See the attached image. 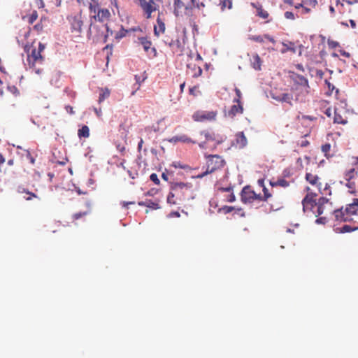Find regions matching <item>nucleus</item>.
<instances>
[{"mask_svg": "<svg viewBox=\"0 0 358 358\" xmlns=\"http://www.w3.org/2000/svg\"><path fill=\"white\" fill-rule=\"evenodd\" d=\"M38 18V13L36 10H33L29 15L23 17V19L26 20L29 24H33Z\"/></svg>", "mask_w": 358, "mask_h": 358, "instance_id": "7c9ffc66", "label": "nucleus"}, {"mask_svg": "<svg viewBox=\"0 0 358 358\" xmlns=\"http://www.w3.org/2000/svg\"><path fill=\"white\" fill-rule=\"evenodd\" d=\"M350 217L358 214V199H354L353 202L346 206L345 208Z\"/></svg>", "mask_w": 358, "mask_h": 358, "instance_id": "aec40b11", "label": "nucleus"}, {"mask_svg": "<svg viewBox=\"0 0 358 358\" xmlns=\"http://www.w3.org/2000/svg\"><path fill=\"white\" fill-rule=\"evenodd\" d=\"M358 229V227H351L350 225H344L342 227V228L341 229V232L342 233H348V232H351V231H355Z\"/></svg>", "mask_w": 358, "mask_h": 358, "instance_id": "e433bc0d", "label": "nucleus"}, {"mask_svg": "<svg viewBox=\"0 0 358 358\" xmlns=\"http://www.w3.org/2000/svg\"><path fill=\"white\" fill-rule=\"evenodd\" d=\"M92 3H89V9L91 13H96L98 8L99 0H91Z\"/></svg>", "mask_w": 358, "mask_h": 358, "instance_id": "c9c22d12", "label": "nucleus"}, {"mask_svg": "<svg viewBox=\"0 0 358 358\" xmlns=\"http://www.w3.org/2000/svg\"><path fill=\"white\" fill-rule=\"evenodd\" d=\"M291 78L294 84L300 85L306 92H308V89L309 88L308 82L304 76L293 73Z\"/></svg>", "mask_w": 358, "mask_h": 358, "instance_id": "4468645a", "label": "nucleus"}, {"mask_svg": "<svg viewBox=\"0 0 358 358\" xmlns=\"http://www.w3.org/2000/svg\"><path fill=\"white\" fill-rule=\"evenodd\" d=\"M251 6L256 9L257 15L262 19H267L269 16L268 13L263 8L259 3H251Z\"/></svg>", "mask_w": 358, "mask_h": 358, "instance_id": "4be33fe9", "label": "nucleus"}, {"mask_svg": "<svg viewBox=\"0 0 358 358\" xmlns=\"http://www.w3.org/2000/svg\"><path fill=\"white\" fill-rule=\"evenodd\" d=\"M185 86V82H183L182 83L180 84V89L181 92H183Z\"/></svg>", "mask_w": 358, "mask_h": 358, "instance_id": "774afa93", "label": "nucleus"}, {"mask_svg": "<svg viewBox=\"0 0 358 358\" xmlns=\"http://www.w3.org/2000/svg\"><path fill=\"white\" fill-rule=\"evenodd\" d=\"M45 48V45L41 42L38 43V48L33 45H26L24 48L27 55V65L29 68L32 69L36 74H40L43 71L41 69L36 68V64H42L43 62L44 57L41 53L44 51ZM25 65H27V64H25Z\"/></svg>", "mask_w": 358, "mask_h": 358, "instance_id": "f03ea898", "label": "nucleus"}, {"mask_svg": "<svg viewBox=\"0 0 358 358\" xmlns=\"http://www.w3.org/2000/svg\"><path fill=\"white\" fill-rule=\"evenodd\" d=\"M235 92H236V97L234 99V102L236 103H241V99L242 98V93H241V90L238 88H236Z\"/></svg>", "mask_w": 358, "mask_h": 358, "instance_id": "58836bf2", "label": "nucleus"}, {"mask_svg": "<svg viewBox=\"0 0 358 358\" xmlns=\"http://www.w3.org/2000/svg\"><path fill=\"white\" fill-rule=\"evenodd\" d=\"M79 138H88L90 136V129L87 125H83L78 131Z\"/></svg>", "mask_w": 358, "mask_h": 358, "instance_id": "c756f323", "label": "nucleus"}, {"mask_svg": "<svg viewBox=\"0 0 358 358\" xmlns=\"http://www.w3.org/2000/svg\"><path fill=\"white\" fill-rule=\"evenodd\" d=\"M243 107L241 103L233 105L227 113L228 117L234 118L237 114H242Z\"/></svg>", "mask_w": 358, "mask_h": 358, "instance_id": "5701e85b", "label": "nucleus"}, {"mask_svg": "<svg viewBox=\"0 0 358 358\" xmlns=\"http://www.w3.org/2000/svg\"><path fill=\"white\" fill-rule=\"evenodd\" d=\"M206 157V171L195 176V178H202L208 174L215 172L216 171L222 169L225 164V160L220 155H208Z\"/></svg>", "mask_w": 358, "mask_h": 358, "instance_id": "423d86ee", "label": "nucleus"}, {"mask_svg": "<svg viewBox=\"0 0 358 358\" xmlns=\"http://www.w3.org/2000/svg\"><path fill=\"white\" fill-rule=\"evenodd\" d=\"M77 1L83 6H87V3H90L88 0H77Z\"/></svg>", "mask_w": 358, "mask_h": 358, "instance_id": "680f3d73", "label": "nucleus"}, {"mask_svg": "<svg viewBox=\"0 0 358 358\" xmlns=\"http://www.w3.org/2000/svg\"><path fill=\"white\" fill-rule=\"evenodd\" d=\"M340 53L341 55L345 57H350V54L345 50H340Z\"/></svg>", "mask_w": 358, "mask_h": 358, "instance_id": "4d7b16f0", "label": "nucleus"}, {"mask_svg": "<svg viewBox=\"0 0 358 358\" xmlns=\"http://www.w3.org/2000/svg\"><path fill=\"white\" fill-rule=\"evenodd\" d=\"M187 74L191 75L194 78H198L202 73L201 68L195 64L189 63L187 64Z\"/></svg>", "mask_w": 358, "mask_h": 358, "instance_id": "6ab92c4d", "label": "nucleus"}, {"mask_svg": "<svg viewBox=\"0 0 358 358\" xmlns=\"http://www.w3.org/2000/svg\"><path fill=\"white\" fill-rule=\"evenodd\" d=\"M333 214L335 217V220L338 222H348L353 220L352 217L348 216V213H346L343 207L334 210Z\"/></svg>", "mask_w": 358, "mask_h": 358, "instance_id": "ddd939ff", "label": "nucleus"}, {"mask_svg": "<svg viewBox=\"0 0 358 358\" xmlns=\"http://www.w3.org/2000/svg\"><path fill=\"white\" fill-rule=\"evenodd\" d=\"M110 94V91L108 88H101L100 90L99 97V103H101L106 99L108 98Z\"/></svg>", "mask_w": 358, "mask_h": 358, "instance_id": "c85d7f7f", "label": "nucleus"}, {"mask_svg": "<svg viewBox=\"0 0 358 358\" xmlns=\"http://www.w3.org/2000/svg\"><path fill=\"white\" fill-rule=\"evenodd\" d=\"M198 88H199V87H198V86H194V87H190V88H189V94H190L191 95L194 96H197L198 92H199L198 91Z\"/></svg>", "mask_w": 358, "mask_h": 358, "instance_id": "49530a36", "label": "nucleus"}, {"mask_svg": "<svg viewBox=\"0 0 358 358\" xmlns=\"http://www.w3.org/2000/svg\"><path fill=\"white\" fill-rule=\"evenodd\" d=\"M248 141L243 132H238L236 134V146L238 148H243L247 145Z\"/></svg>", "mask_w": 358, "mask_h": 358, "instance_id": "b1692460", "label": "nucleus"}, {"mask_svg": "<svg viewBox=\"0 0 358 358\" xmlns=\"http://www.w3.org/2000/svg\"><path fill=\"white\" fill-rule=\"evenodd\" d=\"M264 196H262V199H259V201H266L268 198L271 197V194L269 193L268 189L265 187H263Z\"/></svg>", "mask_w": 358, "mask_h": 358, "instance_id": "4c0bfd02", "label": "nucleus"}, {"mask_svg": "<svg viewBox=\"0 0 358 358\" xmlns=\"http://www.w3.org/2000/svg\"><path fill=\"white\" fill-rule=\"evenodd\" d=\"M234 209V207H231V206H225L223 210H224L225 213H230Z\"/></svg>", "mask_w": 358, "mask_h": 358, "instance_id": "6e6d98bb", "label": "nucleus"}, {"mask_svg": "<svg viewBox=\"0 0 358 358\" xmlns=\"http://www.w3.org/2000/svg\"><path fill=\"white\" fill-rule=\"evenodd\" d=\"M271 185L273 187L280 186L282 187H287L289 186V182L284 178H278L275 182H271Z\"/></svg>", "mask_w": 358, "mask_h": 358, "instance_id": "473e14b6", "label": "nucleus"}, {"mask_svg": "<svg viewBox=\"0 0 358 358\" xmlns=\"http://www.w3.org/2000/svg\"><path fill=\"white\" fill-rule=\"evenodd\" d=\"M72 31L80 32L83 26V20L80 15H76L70 20Z\"/></svg>", "mask_w": 358, "mask_h": 358, "instance_id": "f3484780", "label": "nucleus"}, {"mask_svg": "<svg viewBox=\"0 0 358 358\" xmlns=\"http://www.w3.org/2000/svg\"><path fill=\"white\" fill-rule=\"evenodd\" d=\"M117 150L122 155L125 152V145L120 143H115Z\"/></svg>", "mask_w": 358, "mask_h": 358, "instance_id": "37998d69", "label": "nucleus"}, {"mask_svg": "<svg viewBox=\"0 0 358 358\" xmlns=\"http://www.w3.org/2000/svg\"><path fill=\"white\" fill-rule=\"evenodd\" d=\"M315 195L307 194L302 200L303 208L306 211L307 209L313 210L315 209V200L314 199Z\"/></svg>", "mask_w": 358, "mask_h": 358, "instance_id": "dca6fc26", "label": "nucleus"}, {"mask_svg": "<svg viewBox=\"0 0 358 358\" xmlns=\"http://www.w3.org/2000/svg\"><path fill=\"white\" fill-rule=\"evenodd\" d=\"M141 206H146L152 210L160 208L159 204L157 201H152L151 200H146L145 201H139L138 203Z\"/></svg>", "mask_w": 358, "mask_h": 358, "instance_id": "a878e982", "label": "nucleus"}, {"mask_svg": "<svg viewBox=\"0 0 358 358\" xmlns=\"http://www.w3.org/2000/svg\"><path fill=\"white\" fill-rule=\"evenodd\" d=\"M297 144H298L299 146H300L301 148H305V147H307L308 145H309L310 143L305 138H302L301 140H299L297 142Z\"/></svg>", "mask_w": 358, "mask_h": 358, "instance_id": "79ce46f5", "label": "nucleus"}, {"mask_svg": "<svg viewBox=\"0 0 358 358\" xmlns=\"http://www.w3.org/2000/svg\"><path fill=\"white\" fill-rule=\"evenodd\" d=\"M219 6L222 10H224L225 8L230 9L232 6V0H220Z\"/></svg>", "mask_w": 358, "mask_h": 358, "instance_id": "f704fd0d", "label": "nucleus"}, {"mask_svg": "<svg viewBox=\"0 0 358 358\" xmlns=\"http://www.w3.org/2000/svg\"><path fill=\"white\" fill-rule=\"evenodd\" d=\"M138 40L139 41V43L143 46L144 51L150 57H156L157 56V50L155 47L152 46V41L148 37H139Z\"/></svg>", "mask_w": 358, "mask_h": 358, "instance_id": "1a4fd4ad", "label": "nucleus"}, {"mask_svg": "<svg viewBox=\"0 0 358 358\" xmlns=\"http://www.w3.org/2000/svg\"><path fill=\"white\" fill-rule=\"evenodd\" d=\"M331 146L330 143H325L322 145L321 150L325 156H327L328 153L329 152V151L331 150Z\"/></svg>", "mask_w": 358, "mask_h": 358, "instance_id": "ea45409f", "label": "nucleus"}, {"mask_svg": "<svg viewBox=\"0 0 358 358\" xmlns=\"http://www.w3.org/2000/svg\"><path fill=\"white\" fill-rule=\"evenodd\" d=\"M236 199V197H235V195L234 194V193L231 192L227 197V201L229 202H233Z\"/></svg>", "mask_w": 358, "mask_h": 358, "instance_id": "8fccbe9b", "label": "nucleus"}, {"mask_svg": "<svg viewBox=\"0 0 358 358\" xmlns=\"http://www.w3.org/2000/svg\"><path fill=\"white\" fill-rule=\"evenodd\" d=\"M241 199L244 203H251L255 200L259 201V199H262V195L256 194L252 187L248 185L243 188L241 193Z\"/></svg>", "mask_w": 358, "mask_h": 358, "instance_id": "0eeeda50", "label": "nucleus"}, {"mask_svg": "<svg viewBox=\"0 0 358 358\" xmlns=\"http://www.w3.org/2000/svg\"><path fill=\"white\" fill-rule=\"evenodd\" d=\"M143 144V140L142 138H141V140H140V141L138 142V152H140L141 150Z\"/></svg>", "mask_w": 358, "mask_h": 358, "instance_id": "bf43d9fd", "label": "nucleus"}, {"mask_svg": "<svg viewBox=\"0 0 358 358\" xmlns=\"http://www.w3.org/2000/svg\"><path fill=\"white\" fill-rule=\"evenodd\" d=\"M331 203L329 201V199L321 197L320 198L317 203H315V209H313V212L315 214V216H319L322 214H327L325 210L327 207L330 206Z\"/></svg>", "mask_w": 358, "mask_h": 358, "instance_id": "9d476101", "label": "nucleus"}, {"mask_svg": "<svg viewBox=\"0 0 358 358\" xmlns=\"http://www.w3.org/2000/svg\"><path fill=\"white\" fill-rule=\"evenodd\" d=\"M326 220V217H321L319 219L316 220V222L317 223H324Z\"/></svg>", "mask_w": 358, "mask_h": 358, "instance_id": "e2e57ef3", "label": "nucleus"}, {"mask_svg": "<svg viewBox=\"0 0 358 358\" xmlns=\"http://www.w3.org/2000/svg\"><path fill=\"white\" fill-rule=\"evenodd\" d=\"M306 180L313 185H318L320 183L318 182L319 178L317 175L313 174L311 173H307L306 174Z\"/></svg>", "mask_w": 358, "mask_h": 358, "instance_id": "cd10ccee", "label": "nucleus"}, {"mask_svg": "<svg viewBox=\"0 0 358 358\" xmlns=\"http://www.w3.org/2000/svg\"><path fill=\"white\" fill-rule=\"evenodd\" d=\"M166 26L164 20L161 17V13L158 11V15L156 19V24L154 25V34L159 37L165 32Z\"/></svg>", "mask_w": 358, "mask_h": 358, "instance_id": "f8f14e48", "label": "nucleus"}, {"mask_svg": "<svg viewBox=\"0 0 358 358\" xmlns=\"http://www.w3.org/2000/svg\"><path fill=\"white\" fill-rule=\"evenodd\" d=\"M284 2L285 3H287V4L290 5V6H294V2H293V0H284Z\"/></svg>", "mask_w": 358, "mask_h": 358, "instance_id": "0e129e2a", "label": "nucleus"}, {"mask_svg": "<svg viewBox=\"0 0 358 358\" xmlns=\"http://www.w3.org/2000/svg\"><path fill=\"white\" fill-rule=\"evenodd\" d=\"M347 111L343 108L336 107L334 109V123L345 124L348 122V117L346 115Z\"/></svg>", "mask_w": 358, "mask_h": 358, "instance_id": "9b49d317", "label": "nucleus"}, {"mask_svg": "<svg viewBox=\"0 0 358 358\" xmlns=\"http://www.w3.org/2000/svg\"><path fill=\"white\" fill-rule=\"evenodd\" d=\"M346 185L350 188L351 189V192H357V189H358V185H357V182H356L355 185L354 184H349V180H348V183L346 184Z\"/></svg>", "mask_w": 358, "mask_h": 358, "instance_id": "a18cd8bd", "label": "nucleus"}, {"mask_svg": "<svg viewBox=\"0 0 358 358\" xmlns=\"http://www.w3.org/2000/svg\"><path fill=\"white\" fill-rule=\"evenodd\" d=\"M165 43L169 46L172 52L174 53L182 52L183 50V45L178 36L176 37V38L171 39V41L169 42L165 41Z\"/></svg>", "mask_w": 358, "mask_h": 358, "instance_id": "2eb2a0df", "label": "nucleus"}, {"mask_svg": "<svg viewBox=\"0 0 358 358\" xmlns=\"http://www.w3.org/2000/svg\"><path fill=\"white\" fill-rule=\"evenodd\" d=\"M28 194H29V196L26 198L27 200H30L31 199L32 197H37V196L34 194V193H31V192H27Z\"/></svg>", "mask_w": 358, "mask_h": 358, "instance_id": "052dcab7", "label": "nucleus"}, {"mask_svg": "<svg viewBox=\"0 0 358 358\" xmlns=\"http://www.w3.org/2000/svg\"><path fill=\"white\" fill-rule=\"evenodd\" d=\"M353 164L358 167V157H354V162H353Z\"/></svg>", "mask_w": 358, "mask_h": 358, "instance_id": "69168bd1", "label": "nucleus"}, {"mask_svg": "<svg viewBox=\"0 0 358 358\" xmlns=\"http://www.w3.org/2000/svg\"><path fill=\"white\" fill-rule=\"evenodd\" d=\"M249 39L251 41L257 42V43H264L265 40L270 41L273 44H275L276 42L275 40L268 34H264L263 36H261V35L250 36Z\"/></svg>", "mask_w": 358, "mask_h": 358, "instance_id": "412c9836", "label": "nucleus"}, {"mask_svg": "<svg viewBox=\"0 0 358 358\" xmlns=\"http://www.w3.org/2000/svg\"><path fill=\"white\" fill-rule=\"evenodd\" d=\"M162 0H134V3L142 17L145 20L152 19L154 14L159 11V3Z\"/></svg>", "mask_w": 358, "mask_h": 358, "instance_id": "39448f33", "label": "nucleus"}, {"mask_svg": "<svg viewBox=\"0 0 358 358\" xmlns=\"http://www.w3.org/2000/svg\"><path fill=\"white\" fill-rule=\"evenodd\" d=\"M65 109L70 115H73L75 113L73 107L71 106H66Z\"/></svg>", "mask_w": 358, "mask_h": 358, "instance_id": "3c124183", "label": "nucleus"}, {"mask_svg": "<svg viewBox=\"0 0 358 358\" xmlns=\"http://www.w3.org/2000/svg\"><path fill=\"white\" fill-rule=\"evenodd\" d=\"M134 203H135V202H134V201H129V202L122 201V206L124 208H128L129 205H131V204H134Z\"/></svg>", "mask_w": 358, "mask_h": 358, "instance_id": "5fc2aeb1", "label": "nucleus"}, {"mask_svg": "<svg viewBox=\"0 0 358 358\" xmlns=\"http://www.w3.org/2000/svg\"><path fill=\"white\" fill-rule=\"evenodd\" d=\"M173 166L176 167V168H180V169H185L187 166L186 165H181L179 162H175Z\"/></svg>", "mask_w": 358, "mask_h": 358, "instance_id": "864d4df0", "label": "nucleus"}, {"mask_svg": "<svg viewBox=\"0 0 358 358\" xmlns=\"http://www.w3.org/2000/svg\"><path fill=\"white\" fill-rule=\"evenodd\" d=\"M87 214H88V212H87V211L80 212V213L73 214L72 217H73V220H77L80 218H82V217L86 216Z\"/></svg>", "mask_w": 358, "mask_h": 358, "instance_id": "a19ab883", "label": "nucleus"}, {"mask_svg": "<svg viewBox=\"0 0 358 358\" xmlns=\"http://www.w3.org/2000/svg\"><path fill=\"white\" fill-rule=\"evenodd\" d=\"M355 169H350L345 174V178L347 180H349V184H355L357 182V179L358 178V176H355Z\"/></svg>", "mask_w": 358, "mask_h": 358, "instance_id": "bb28decb", "label": "nucleus"}, {"mask_svg": "<svg viewBox=\"0 0 358 358\" xmlns=\"http://www.w3.org/2000/svg\"><path fill=\"white\" fill-rule=\"evenodd\" d=\"M27 158L30 160V162H31V164H34V162H35V159H34V158L31 155V154H30V152H27Z\"/></svg>", "mask_w": 358, "mask_h": 358, "instance_id": "13d9d810", "label": "nucleus"}, {"mask_svg": "<svg viewBox=\"0 0 358 358\" xmlns=\"http://www.w3.org/2000/svg\"><path fill=\"white\" fill-rule=\"evenodd\" d=\"M262 62V59L257 54L253 55L252 66L255 70L259 71L261 69Z\"/></svg>", "mask_w": 358, "mask_h": 358, "instance_id": "2f4dec72", "label": "nucleus"}, {"mask_svg": "<svg viewBox=\"0 0 358 358\" xmlns=\"http://www.w3.org/2000/svg\"><path fill=\"white\" fill-rule=\"evenodd\" d=\"M171 190H173V195H175L180 202L194 198V189L193 185L190 182H173L171 184Z\"/></svg>", "mask_w": 358, "mask_h": 358, "instance_id": "20e7f679", "label": "nucleus"}, {"mask_svg": "<svg viewBox=\"0 0 358 358\" xmlns=\"http://www.w3.org/2000/svg\"><path fill=\"white\" fill-rule=\"evenodd\" d=\"M328 44L329 45V47H331L332 48H336V47L338 46V45H339L338 42L333 41H329Z\"/></svg>", "mask_w": 358, "mask_h": 358, "instance_id": "603ef678", "label": "nucleus"}, {"mask_svg": "<svg viewBox=\"0 0 358 358\" xmlns=\"http://www.w3.org/2000/svg\"><path fill=\"white\" fill-rule=\"evenodd\" d=\"M150 179L156 185H159L160 182L159 179L158 178V176L156 173H152L150 176Z\"/></svg>", "mask_w": 358, "mask_h": 358, "instance_id": "c03bdc74", "label": "nucleus"}, {"mask_svg": "<svg viewBox=\"0 0 358 358\" xmlns=\"http://www.w3.org/2000/svg\"><path fill=\"white\" fill-rule=\"evenodd\" d=\"M173 194V190H171L168 196H167V202L171 205H176L179 204L180 201L178 200Z\"/></svg>", "mask_w": 358, "mask_h": 358, "instance_id": "72a5a7b5", "label": "nucleus"}, {"mask_svg": "<svg viewBox=\"0 0 358 358\" xmlns=\"http://www.w3.org/2000/svg\"><path fill=\"white\" fill-rule=\"evenodd\" d=\"M94 17L95 18H97L99 21L104 22L108 20H109L110 17V13L107 8H99L98 6V8L96 10V13H94Z\"/></svg>", "mask_w": 358, "mask_h": 358, "instance_id": "a211bd4d", "label": "nucleus"}, {"mask_svg": "<svg viewBox=\"0 0 358 358\" xmlns=\"http://www.w3.org/2000/svg\"><path fill=\"white\" fill-rule=\"evenodd\" d=\"M226 139L225 136L216 134L209 130H203L199 132V138L194 141L186 134H180L171 137L169 141L171 143L181 142L183 143H197L201 149L215 150L217 145L222 143Z\"/></svg>", "mask_w": 358, "mask_h": 358, "instance_id": "f257e3e1", "label": "nucleus"}, {"mask_svg": "<svg viewBox=\"0 0 358 358\" xmlns=\"http://www.w3.org/2000/svg\"><path fill=\"white\" fill-rule=\"evenodd\" d=\"M216 115L214 111L198 110L192 115V119L196 122L210 121L215 120Z\"/></svg>", "mask_w": 358, "mask_h": 358, "instance_id": "6e6552de", "label": "nucleus"}, {"mask_svg": "<svg viewBox=\"0 0 358 358\" xmlns=\"http://www.w3.org/2000/svg\"><path fill=\"white\" fill-rule=\"evenodd\" d=\"M272 98L278 101L285 102L292 104V101L293 100V95L290 93H283L278 96L273 95Z\"/></svg>", "mask_w": 358, "mask_h": 358, "instance_id": "393cba45", "label": "nucleus"}, {"mask_svg": "<svg viewBox=\"0 0 358 358\" xmlns=\"http://www.w3.org/2000/svg\"><path fill=\"white\" fill-rule=\"evenodd\" d=\"M43 25L41 24V22L40 23H37L34 26V29L36 30L37 32H40L43 29Z\"/></svg>", "mask_w": 358, "mask_h": 358, "instance_id": "09e8293b", "label": "nucleus"}, {"mask_svg": "<svg viewBox=\"0 0 358 358\" xmlns=\"http://www.w3.org/2000/svg\"><path fill=\"white\" fill-rule=\"evenodd\" d=\"M285 17L286 19L292 20L295 19L294 13L292 12H290V11H286L285 13Z\"/></svg>", "mask_w": 358, "mask_h": 358, "instance_id": "de8ad7c7", "label": "nucleus"}, {"mask_svg": "<svg viewBox=\"0 0 358 358\" xmlns=\"http://www.w3.org/2000/svg\"><path fill=\"white\" fill-rule=\"evenodd\" d=\"M205 6L203 1L196 0H173V14L176 17L190 16L194 8L201 9Z\"/></svg>", "mask_w": 358, "mask_h": 358, "instance_id": "7ed1b4c3", "label": "nucleus"}, {"mask_svg": "<svg viewBox=\"0 0 358 358\" xmlns=\"http://www.w3.org/2000/svg\"><path fill=\"white\" fill-rule=\"evenodd\" d=\"M5 162V158L0 153V165L3 164Z\"/></svg>", "mask_w": 358, "mask_h": 358, "instance_id": "338daca9", "label": "nucleus"}]
</instances>
